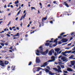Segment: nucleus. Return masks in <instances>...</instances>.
Segmentation results:
<instances>
[{
  "label": "nucleus",
  "mask_w": 75,
  "mask_h": 75,
  "mask_svg": "<svg viewBox=\"0 0 75 75\" xmlns=\"http://www.w3.org/2000/svg\"><path fill=\"white\" fill-rule=\"evenodd\" d=\"M62 60L63 61H67V60H68V59H66V58L65 57H62L61 58Z\"/></svg>",
  "instance_id": "obj_7"
},
{
  "label": "nucleus",
  "mask_w": 75,
  "mask_h": 75,
  "mask_svg": "<svg viewBox=\"0 0 75 75\" xmlns=\"http://www.w3.org/2000/svg\"><path fill=\"white\" fill-rule=\"evenodd\" d=\"M12 70H14V68H15V66H12L11 67Z\"/></svg>",
  "instance_id": "obj_21"
},
{
  "label": "nucleus",
  "mask_w": 75,
  "mask_h": 75,
  "mask_svg": "<svg viewBox=\"0 0 75 75\" xmlns=\"http://www.w3.org/2000/svg\"><path fill=\"white\" fill-rule=\"evenodd\" d=\"M55 52L54 51V50L53 49H52L50 51L49 54V55H52V53H54Z\"/></svg>",
  "instance_id": "obj_4"
},
{
  "label": "nucleus",
  "mask_w": 75,
  "mask_h": 75,
  "mask_svg": "<svg viewBox=\"0 0 75 75\" xmlns=\"http://www.w3.org/2000/svg\"><path fill=\"white\" fill-rule=\"evenodd\" d=\"M59 65H60V66H61V68H64V66L62 65L63 64V63H62L61 62H59Z\"/></svg>",
  "instance_id": "obj_9"
},
{
  "label": "nucleus",
  "mask_w": 75,
  "mask_h": 75,
  "mask_svg": "<svg viewBox=\"0 0 75 75\" xmlns=\"http://www.w3.org/2000/svg\"><path fill=\"white\" fill-rule=\"evenodd\" d=\"M26 12V11L25 10L23 12V13H25V12Z\"/></svg>",
  "instance_id": "obj_55"
},
{
  "label": "nucleus",
  "mask_w": 75,
  "mask_h": 75,
  "mask_svg": "<svg viewBox=\"0 0 75 75\" xmlns=\"http://www.w3.org/2000/svg\"><path fill=\"white\" fill-rule=\"evenodd\" d=\"M67 70L68 71H69V72L72 71V70L70 68H68Z\"/></svg>",
  "instance_id": "obj_15"
},
{
  "label": "nucleus",
  "mask_w": 75,
  "mask_h": 75,
  "mask_svg": "<svg viewBox=\"0 0 75 75\" xmlns=\"http://www.w3.org/2000/svg\"><path fill=\"white\" fill-rule=\"evenodd\" d=\"M30 26V25L28 24V27H29Z\"/></svg>",
  "instance_id": "obj_59"
},
{
  "label": "nucleus",
  "mask_w": 75,
  "mask_h": 75,
  "mask_svg": "<svg viewBox=\"0 0 75 75\" xmlns=\"http://www.w3.org/2000/svg\"><path fill=\"white\" fill-rule=\"evenodd\" d=\"M47 68V69H50V67L48 66H47L46 67Z\"/></svg>",
  "instance_id": "obj_28"
},
{
  "label": "nucleus",
  "mask_w": 75,
  "mask_h": 75,
  "mask_svg": "<svg viewBox=\"0 0 75 75\" xmlns=\"http://www.w3.org/2000/svg\"><path fill=\"white\" fill-rule=\"evenodd\" d=\"M32 64V62H30L28 64V65H31V64Z\"/></svg>",
  "instance_id": "obj_30"
},
{
  "label": "nucleus",
  "mask_w": 75,
  "mask_h": 75,
  "mask_svg": "<svg viewBox=\"0 0 75 75\" xmlns=\"http://www.w3.org/2000/svg\"><path fill=\"white\" fill-rule=\"evenodd\" d=\"M3 23V21H0V24H1V23Z\"/></svg>",
  "instance_id": "obj_52"
},
{
  "label": "nucleus",
  "mask_w": 75,
  "mask_h": 75,
  "mask_svg": "<svg viewBox=\"0 0 75 75\" xmlns=\"http://www.w3.org/2000/svg\"><path fill=\"white\" fill-rule=\"evenodd\" d=\"M72 45V43H69V44H68L67 45L68 46L69 45Z\"/></svg>",
  "instance_id": "obj_40"
},
{
  "label": "nucleus",
  "mask_w": 75,
  "mask_h": 75,
  "mask_svg": "<svg viewBox=\"0 0 75 75\" xmlns=\"http://www.w3.org/2000/svg\"><path fill=\"white\" fill-rule=\"evenodd\" d=\"M0 44L3 47H4V44L2 43H0Z\"/></svg>",
  "instance_id": "obj_23"
},
{
  "label": "nucleus",
  "mask_w": 75,
  "mask_h": 75,
  "mask_svg": "<svg viewBox=\"0 0 75 75\" xmlns=\"http://www.w3.org/2000/svg\"><path fill=\"white\" fill-rule=\"evenodd\" d=\"M47 17H46V18H45L42 19V21H44V20H46L47 19Z\"/></svg>",
  "instance_id": "obj_17"
},
{
  "label": "nucleus",
  "mask_w": 75,
  "mask_h": 75,
  "mask_svg": "<svg viewBox=\"0 0 75 75\" xmlns=\"http://www.w3.org/2000/svg\"><path fill=\"white\" fill-rule=\"evenodd\" d=\"M20 8H21V6H20L19 8L18 9V10H19V9H20Z\"/></svg>",
  "instance_id": "obj_54"
},
{
  "label": "nucleus",
  "mask_w": 75,
  "mask_h": 75,
  "mask_svg": "<svg viewBox=\"0 0 75 75\" xmlns=\"http://www.w3.org/2000/svg\"><path fill=\"white\" fill-rule=\"evenodd\" d=\"M71 50L69 51H65L64 53V54H67V53H71Z\"/></svg>",
  "instance_id": "obj_14"
},
{
  "label": "nucleus",
  "mask_w": 75,
  "mask_h": 75,
  "mask_svg": "<svg viewBox=\"0 0 75 75\" xmlns=\"http://www.w3.org/2000/svg\"><path fill=\"white\" fill-rule=\"evenodd\" d=\"M54 50L56 52H57V53H59V51H60V49L59 48H57L55 49Z\"/></svg>",
  "instance_id": "obj_11"
},
{
  "label": "nucleus",
  "mask_w": 75,
  "mask_h": 75,
  "mask_svg": "<svg viewBox=\"0 0 75 75\" xmlns=\"http://www.w3.org/2000/svg\"><path fill=\"white\" fill-rule=\"evenodd\" d=\"M24 6V4H22L21 5V6L22 7H23V6Z\"/></svg>",
  "instance_id": "obj_57"
},
{
  "label": "nucleus",
  "mask_w": 75,
  "mask_h": 75,
  "mask_svg": "<svg viewBox=\"0 0 75 75\" xmlns=\"http://www.w3.org/2000/svg\"><path fill=\"white\" fill-rule=\"evenodd\" d=\"M64 4H65V5L67 7H68V5L67 3V2H64Z\"/></svg>",
  "instance_id": "obj_16"
},
{
  "label": "nucleus",
  "mask_w": 75,
  "mask_h": 75,
  "mask_svg": "<svg viewBox=\"0 0 75 75\" xmlns=\"http://www.w3.org/2000/svg\"><path fill=\"white\" fill-rule=\"evenodd\" d=\"M62 43V42H58V44H61Z\"/></svg>",
  "instance_id": "obj_34"
},
{
  "label": "nucleus",
  "mask_w": 75,
  "mask_h": 75,
  "mask_svg": "<svg viewBox=\"0 0 75 75\" xmlns=\"http://www.w3.org/2000/svg\"><path fill=\"white\" fill-rule=\"evenodd\" d=\"M71 64H72V65H74V64L72 62H71Z\"/></svg>",
  "instance_id": "obj_45"
},
{
  "label": "nucleus",
  "mask_w": 75,
  "mask_h": 75,
  "mask_svg": "<svg viewBox=\"0 0 75 75\" xmlns=\"http://www.w3.org/2000/svg\"><path fill=\"white\" fill-rule=\"evenodd\" d=\"M11 8H13V5H11Z\"/></svg>",
  "instance_id": "obj_58"
},
{
  "label": "nucleus",
  "mask_w": 75,
  "mask_h": 75,
  "mask_svg": "<svg viewBox=\"0 0 75 75\" xmlns=\"http://www.w3.org/2000/svg\"><path fill=\"white\" fill-rule=\"evenodd\" d=\"M16 35V37H19L20 36V35H19V33H18L16 35Z\"/></svg>",
  "instance_id": "obj_22"
},
{
  "label": "nucleus",
  "mask_w": 75,
  "mask_h": 75,
  "mask_svg": "<svg viewBox=\"0 0 75 75\" xmlns=\"http://www.w3.org/2000/svg\"><path fill=\"white\" fill-rule=\"evenodd\" d=\"M21 18H25V16H24V15H23L22 17H21Z\"/></svg>",
  "instance_id": "obj_32"
},
{
  "label": "nucleus",
  "mask_w": 75,
  "mask_h": 75,
  "mask_svg": "<svg viewBox=\"0 0 75 75\" xmlns=\"http://www.w3.org/2000/svg\"><path fill=\"white\" fill-rule=\"evenodd\" d=\"M40 6H42V4H41V3H40Z\"/></svg>",
  "instance_id": "obj_47"
},
{
  "label": "nucleus",
  "mask_w": 75,
  "mask_h": 75,
  "mask_svg": "<svg viewBox=\"0 0 75 75\" xmlns=\"http://www.w3.org/2000/svg\"><path fill=\"white\" fill-rule=\"evenodd\" d=\"M47 65V62H46L42 66H41V67H45V66Z\"/></svg>",
  "instance_id": "obj_12"
},
{
  "label": "nucleus",
  "mask_w": 75,
  "mask_h": 75,
  "mask_svg": "<svg viewBox=\"0 0 75 75\" xmlns=\"http://www.w3.org/2000/svg\"><path fill=\"white\" fill-rule=\"evenodd\" d=\"M16 28V27L15 26H14L12 28V29H14V28Z\"/></svg>",
  "instance_id": "obj_48"
},
{
  "label": "nucleus",
  "mask_w": 75,
  "mask_h": 75,
  "mask_svg": "<svg viewBox=\"0 0 75 75\" xmlns=\"http://www.w3.org/2000/svg\"><path fill=\"white\" fill-rule=\"evenodd\" d=\"M9 63V62L8 61H5V65H7Z\"/></svg>",
  "instance_id": "obj_19"
},
{
  "label": "nucleus",
  "mask_w": 75,
  "mask_h": 75,
  "mask_svg": "<svg viewBox=\"0 0 75 75\" xmlns=\"http://www.w3.org/2000/svg\"><path fill=\"white\" fill-rule=\"evenodd\" d=\"M45 45L46 46H48L50 45V43H47L45 44Z\"/></svg>",
  "instance_id": "obj_26"
},
{
  "label": "nucleus",
  "mask_w": 75,
  "mask_h": 75,
  "mask_svg": "<svg viewBox=\"0 0 75 75\" xmlns=\"http://www.w3.org/2000/svg\"><path fill=\"white\" fill-rule=\"evenodd\" d=\"M21 10H20L19 11V12H18L17 14V15L18 16V15H19V14H20V12H21Z\"/></svg>",
  "instance_id": "obj_25"
},
{
  "label": "nucleus",
  "mask_w": 75,
  "mask_h": 75,
  "mask_svg": "<svg viewBox=\"0 0 75 75\" xmlns=\"http://www.w3.org/2000/svg\"><path fill=\"white\" fill-rule=\"evenodd\" d=\"M61 41H62V42H66L68 41V40L66 39H63L61 40Z\"/></svg>",
  "instance_id": "obj_13"
},
{
  "label": "nucleus",
  "mask_w": 75,
  "mask_h": 75,
  "mask_svg": "<svg viewBox=\"0 0 75 75\" xmlns=\"http://www.w3.org/2000/svg\"><path fill=\"white\" fill-rule=\"evenodd\" d=\"M57 54H59V53L56 52H55L54 54L55 56H57Z\"/></svg>",
  "instance_id": "obj_24"
},
{
  "label": "nucleus",
  "mask_w": 75,
  "mask_h": 75,
  "mask_svg": "<svg viewBox=\"0 0 75 75\" xmlns=\"http://www.w3.org/2000/svg\"><path fill=\"white\" fill-rule=\"evenodd\" d=\"M51 59H52V60H50L49 61H48V62H53L55 61V57L54 56H52L51 58Z\"/></svg>",
  "instance_id": "obj_5"
},
{
  "label": "nucleus",
  "mask_w": 75,
  "mask_h": 75,
  "mask_svg": "<svg viewBox=\"0 0 75 75\" xmlns=\"http://www.w3.org/2000/svg\"><path fill=\"white\" fill-rule=\"evenodd\" d=\"M16 7H18V4H16Z\"/></svg>",
  "instance_id": "obj_56"
},
{
  "label": "nucleus",
  "mask_w": 75,
  "mask_h": 75,
  "mask_svg": "<svg viewBox=\"0 0 75 75\" xmlns=\"http://www.w3.org/2000/svg\"><path fill=\"white\" fill-rule=\"evenodd\" d=\"M74 34V33H71V35H73Z\"/></svg>",
  "instance_id": "obj_36"
},
{
  "label": "nucleus",
  "mask_w": 75,
  "mask_h": 75,
  "mask_svg": "<svg viewBox=\"0 0 75 75\" xmlns=\"http://www.w3.org/2000/svg\"><path fill=\"white\" fill-rule=\"evenodd\" d=\"M42 69V70H44V71H45V72H47V73H48V72H49V75H54V73H52L51 71H50V70H48L47 69H46L45 70L42 69Z\"/></svg>",
  "instance_id": "obj_3"
},
{
  "label": "nucleus",
  "mask_w": 75,
  "mask_h": 75,
  "mask_svg": "<svg viewBox=\"0 0 75 75\" xmlns=\"http://www.w3.org/2000/svg\"><path fill=\"white\" fill-rule=\"evenodd\" d=\"M70 47H67L65 48V49H66V50H69V49H70Z\"/></svg>",
  "instance_id": "obj_33"
},
{
  "label": "nucleus",
  "mask_w": 75,
  "mask_h": 75,
  "mask_svg": "<svg viewBox=\"0 0 75 75\" xmlns=\"http://www.w3.org/2000/svg\"><path fill=\"white\" fill-rule=\"evenodd\" d=\"M58 38H61V36H58Z\"/></svg>",
  "instance_id": "obj_61"
},
{
  "label": "nucleus",
  "mask_w": 75,
  "mask_h": 75,
  "mask_svg": "<svg viewBox=\"0 0 75 75\" xmlns=\"http://www.w3.org/2000/svg\"><path fill=\"white\" fill-rule=\"evenodd\" d=\"M31 8L32 10H33V9H34V10H36V9L35 8V7H31Z\"/></svg>",
  "instance_id": "obj_27"
},
{
  "label": "nucleus",
  "mask_w": 75,
  "mask_h": 75,
  "mask_svg": "<svg viewBox=\"0 0 75 75\" xmlns=\"http://www.w3.org/2000/svg\"><path fill=\"white\" fill-rule=\"evenodd\" d=\"M56 1H54L53 2V3H54V4H55V3H56Z\"/></svg>",
  "instance_id": "obj_49"
},
{
  "label": "nucleus",
  "mask_w": 75,
  "mask_h": 75,
  "mask_svg": "<svg viewBox=\"0 0 75 75\" xmlns=\"http://www.w3.org/2000/svg\"><path fill=\"white\" fill-rule=\"evenodd\" d=\"M41 73H42V72L40 71L39 73V74H40V75H41Z\"/></svg>",
  "instance_id": "obj_53"
},
{
  "label": "nucleus",
  "mask_w": 75,
  "mask_h": 75,
  "mask_svg": "<svg viewBox=\"0 0 75 75\" xmlns=\"http://www.w3.org/2000/svg\"><path fill=\"white\" fill-rule=\"evenodd\" d=\"M13 31H16V29L15 28L13 29Z\"/></svg>",
  "instance_id": "obj_62"
},
{
  "label": "nucleus",
  "mask_w": 75,
  "mask_h": 75,
  "mask_svg": "<svg viewBox=\"0 0 75 75\" xmlns=\"http://www.w3.org/2000/svg\"><path fill=\"white\" fill-rule=\"evenodd\" d=\"M9 49L10 50H12V47H11Z\"/></svg>",
  "instance_id": "obj_60"
},
{
  "label": "nucleus",
  "mask_w": 75,
  "mask_h": 75,
  "mask_svg": "<svg viewBox=\"0 0 75 75\" xmlns=\"http://www.w3.org/2000/svg\"><path fill=\"white\" fill-rule=\"evenodd\" d=\"M16 28L18 30H19V28L18 27H16Z\"/></svg>",
  "instance_id": "obj_41"
},
{
  "label": "nucleus",
  "mask_w": 75,
  "mask_h": 75,
  "mask_svg": "<svg viewBox=\"0 0 75 75\" xmlns=\"http://www.w3.org/2000/svg\"><path fill=\"white\" fill-rule=\"evenodd\" d=\"M42 46H40L39 47V48H40L41 51H40V50H38L36 51L35 53L37 55H38V56L41 55V54L43 55H45L48 53V50H47L46 52H42Z\"/></svg>",
  "instance_id": "obj_1"
},
{
  "label": "nucleus",
  "mask_w": 75,
  "mask_h": 75,
  "mask_svg": "<svg viewBox=\"0 0 75 75\" xmlns=\"http://www.w3.org/2000/svg\"><path fill=\"white\" fill-rule=\"evenodd\" d=\"M18 18H16V20H18Z\"/></svg>",
  "instance_id": "obj_63"
},
{
  "label": "nucleus",
  "mask_w": 75,
  "mask_h": 75,
  "mask_svg": "<svg viewBox=\"0 0 75 75\" xmlns=\"http://www.w3.org/2000/svg\"><path fill=\"white\" fill-rule=\"evenodd\" d=\"M6 35H7V36H8L9 37H11V36L9 34H7Z\"/></svg>",
  "instance_id": "obj_31"
},
{
  "label": "nucleus",
  "mask_w": 75,
  "mask_h": 75,
  "mask_svg": "<svg viewBox=\"0 0 75 75\" xmlns=\"http://www.w3.org/2000/svg\"><path fill=\"white\" fill-rule=\"evenodd\" d=\"M68 35V34H67V35H63V37H67V36Z\"/></svg>",
  "instance_id": "obj_35"
},
{
  "label": "nucleus",
  "mask_w": 75,
  "mask_h": 75,
  "mask_svg": "<svg viewBox=\"0 0 75 75\" xmlns=\"http://www.w3.org/2000/svg\"><path fill=\"white\" fill-rule=\"evenodd\" d=\"M72 45H73L72 46H71L72 47L75 46V44H72Z\"/></svg>",
  "instance_id": "obj_46"
},
{
  "label": "nucleus",
  "mask_w": 75,
  "mask_h": 75,
  "mask_svg": "<svg viewBox=\"0 0 75 75\" xmlns=\"http://www.w3.org/2000/svg\"><path fill=\"white\" fill-rule=\"evenodd\" d=\"M48 7H51V5L49 4L47 5Z\"/></svg>",
  "instance_id": "obj_42"
},
{
  "label": "nucleus",
  "mask_w": 75,
  "mask_h": 75,
  "mask_svg": "<svg viewBox=\"0 0 75 75\" xmlns=\"http://www.w3.org/2000/svg\"><path fill=\"white\" fill-rule=\"evenodd\" d=\"M57 40H58V39H56L54 40V42H55V44L53 45V47H55V46L57 45Z\"/></svg>",
  "instance_id": "obj_8"
},
{
  "label": "nucleus",
  "mask_w": 75,
  "mask_h": 75,
  "mask_svg": "<svg viewBox=\"0 0 75 75\" xmlns=\"http://www.w3.org/2000/svg\"><path fill=\"white\" fill-rule=\"evenodd\" d=\"M65 44H67V43H64L63 44V45H65Z\"/></svg>",
  "instance_id": "obj_64"
},
{
  "label": "nucleus",
  "mask_w": 75,
  "mask_h": 75,
  "mask_svg": "<svg viewBox=\"0 0 75 75\" xmlns=\"http://www.w3.org/2000/svg\"><path fill=\"white\" fill-rule=\"evenodd\" d=\"M9 30H12V28H11V27H10L9 28Z\"/></svg>",
  "instance_id": "obj_44"
},
{
  "label": "nucleus",
  "mask_w": 75,
  "mask_h": 75,
  "mask_svg": "<svg viewBox=\"0 0 75 75\" xmlns=\"http://www.w3.org/2000/svg\"><path fill=\"white\" fill-rule=\"evenodd\" d=\"M36 63H40V58H39V57H36Z\"/></svg>",
  "instance_id": "obj_6"
},
{
  "label": "nucleus",
  "mask_w": 75,
  "mask_h": 75,
  "mask_svg": "<svg viewBox=\"0 0 75 75\" xmlns=\"http://www.w3.org/2000/svg\"><path fill=\"white\" fill-rule=\"evenodd\" d=\"M0 65L2 66V67H5L4 63L2 61H0Z\"/></svg>",
  "instance_id": "obj_10"
},
{
  "label": "nucleus",
  "mask_w": 75,
  "mask_h": 75,
  "mask_svg": "<svg viewBox=\"0 0 75 75\" xmlns=\"http://www.w3.org/2000/svg\"><path fill=\"white\" fill-rule=\"evenodd\" d=\"M40 69H41V68L40 67H38L37 68L38 71H40Z\"/></svg>",
  "instance_id": "obj_29"
},
{
  "label": "nucleus",
  "mask_w": 75,
  "mask_h": 75,
  "mask_svg": "<svg viewBox=\"0 0 75 75\" xmlns=\"http://www.w3.org/2000/svg\"><path fill=\"white\" fill-rule=\"evenodd\" d=\"M73 39V38L72 37H71L70 39V40H72Z\"/></svg>",
  "instance_id": "obj_50"
},
{
  "label": "nucleus",
  "mask_w": 75,
  "mask_h": 75,
  "mask_svg": "<svg viewBox=\"0 0 75 75\" xmlns=\"http://www.w3.org/2000/svg\"><path fill=\"white\" fill-rule=\"evenodd\" d=\"M64 34H65V33H62L60 34V35H64Z\"/></svg>",
  "instance_id": "obj_37"
},
{
  "label": "nucleus",
  "mask_w": 75,
  "mask_h": 75,
  "mask_svg": "<svg viewBox=\"0 0 75 75\" xmlns=\"http://www.w3.org/2000/svg\"><path fill=\"white\" fill-rule=\"evenodd\" d=\"M1 42H5L6 41L4 40H1Z\"/></svg>",
  "instance_id": "obj_43"
},
{
  "label": "nucleus",
  "mask_w": 75,
  "mask_h": 75,
  "mask_svg": "<svg viewBox=\"0 0 75 75\" xmlns=\"http://www.w3.org/2000/svg\"><path fill=\"white\" fill-rule=\"evenodd\" d=\"M58 69H57L56 68H53V69L56 72H62V71H61V67L60 66H57Z\"/></svg>",
  "instance_id": "obj_2"
},
{
  "label": "nucleus",
  "mask_w": 75,
  "mask_h": 75,
  "mask_svg": "<svg viewBox=\"0 0 75 75\" xmlns=\"http://www.w3.org/2000/svg\"><path fill=\"white\" fill-rule=\"evenodd\" d=\"M74 55H72L70 57H69V58H70L71 59H72L74 58Z\"/></svg>",
  "instance_id": "obj_20"
},
{
  "label": "nucleus",
  "mask_w": 75,
  "mask_h": 75,
  "mask_svg": "<svg viewBox=\"0 0 75 75\" xmlns=\"http://www.w3.org/2000/svg\"><path fill=\"white\" fill-rule=\"evenodd\" d=\"M64 73H68V72L67 71H64Z\"/></svg>",
  "instance_id": "obj_39"
},
{
  "label": "nucleus",
  "mask_w": 75,
  "mask_h": 75,
  "mask_svg": "<svg viewBox=\"0 0 75 75\" xmlns=\"http://www.w3.org/2000/svg\"><path fill=\"white\" fill-rule=\"evenodd\" d=\"M62 55L60 56L59 57V58H62Z\"/></svg>",
  "instance_id": "obj_38"
},
{
  "label": "nucleus",
  "mask_w": 75,
  "mask_h": 75,
  "mask_svg": "<svg viewBox=\"0 0 75 75\" xmlns=\"http://www.w3.org/2000/svg\"><path fill=\"white\" fill-rule=\"evenodd\" d=\"M19 3V1L18 0H17V1H16L15 3V4H18Z\"/></svg>",
  "instance_id": "obj_18"
},
{
  "label": "nucleus",
  "mask_w": 75,
  "mask_h": 75,
  "mask_svg": "<svg viewBox=\"0 0 75 75\" xmlns=\"http://www.w3.org/2000/svg\"><path fill=\"white\" fill-rule=\"evenodd\" d=\"M4 8H7V6H6V5H5L4 6Z\"/></svg>",
  "instance_id": "obj_51"
}]
</instances>
